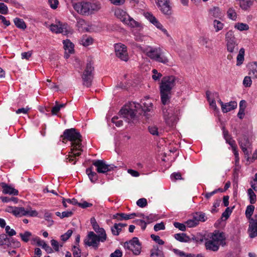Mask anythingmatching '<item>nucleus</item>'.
<instances>
[{"label":"nucleus","mask_w":257,"mask_h":257,"mask_svg":"<svg viewBox=\"0 0 257 257\" xmlns=\"http://www.w3.org/2000/svg\"><path fill=\"white\" fill-rule=\"evenodd\" d=\"M62 137L63 142L64 143L65 141L71 142V151L66 159L70 162H73V164H75L77 161L76 158L79 157L82 152V137L76 129L72 128L65 130Z\"/></svg>","instance_id":"nucleus-1"},{"label":"nucleus","mask_w":257,"mask_h":257,"mask_svg":"<svg viewBox=\"0 0 257 257\" xmlns=\"http://www.w3.org/2000/svg\"><path fill=\"white\" fill-rule=\"evenodd\" d=\"M143 105L136 102H130L120 110L122 118L128 123H135L137 121L139 115L150 111L153 108L152 103L148 100L143 102Z\"/></svg>","instance_id":"nucleus-2"},{"label":"nucleus","mask_w":257,"mask_h":257,"mask_svg":"<svg viewBox=\"0 0 257 257\" xmlns=\"http://www.w3.org/2000/svg\"><path fill=\"white\" fill-rule=\"evenodd\" d=\"M176 79L174 76H168L162 78L160 85V96L162 103L166 105L170 102L172 89L175 86Z\"/></svg>","instance_id":"nucleus-3"},{"label":"nucleus","mask_w":257,"mask_h":257,"mask_svg":"<svg viewBox=\"0 0 257 257\" xmlns=\"http://www.w3.org/2000/svg\"><path fill=\"white\" fill-rule=\"evenodd\" d=\"M73 9L80 15L88 16L98 11L101 9V4L98 2L81 1L73 2Z\"/></svg>","instance_id":"nucleus-4"},{"label":"nucleus","mask_w":257,"mask_h":257,"mask_svg":"<svg viewBox=\"0 0 257 257\" xmlns=\"http://www.w3.org/2000/svg\"><path fill=\"white\" fill-rule=\"evenodd\" d=\"M144 52L152 60L164 64H167L169 62V59L164 55L163 51L160 47L154 48L147 46L144 49Z\"/></svg>","instance_id":"nucleus-5"},{"label":"nucleus","mask_w":257,"mask_h":257,"mask_svg":"<svg viewBox=\"0 0 257 257\" xmlns=\"http://www.w3.org/2000/svg\"><path fill=\"white\" fill-rule=\"evenodd\" d=\"M96 234L93 231L88 232L84 240V244L88 246H91L95 249H97L100 244V242H104L107 240L106 233H97Z\"/></svg>","instance_id":"nucleus-6"},{"label":"nucleus","mask_w":257,"mask_h":257,"mask_svg":"<svg viewBox=\"0 0 257 257\" xmlns=\"http://www.w3.org/2000/svg\"><path fill=\"white\" fill-rule=\"evenodd\" d=\"M225 42L228 52L235 54L238 51V43L232 31H228L225 35Z\"/></svg>","instance_id":"nucleus-7"},{"label":"nucleus","mask_w":257,"mask_h":257,"mask_svg":"<svg viewBox=\"0 0 257 257\" xmlns=\"http://www.w3.org/2000/svg\"><path fill=\"white\" fill-rule=\"evenodd\" d=\"M50 31L56 34H62L64 35L72 34V30L66 23H63L59 21L56 20L55 22L49 26Z\"/></svg>","instance_id":"nucleus-8"},{"label":"nucleus","mask_w":257,"mask_h":257,"mask_svg":"<svg viewBox=\"0 0 257 257\" xmlns=\"http://www.w3.org/2000/svg\"><path fill=\"white\" fill-rule=\"evenodd\" d=\"M163 113L166 124L169 126H173L177 122L178 117L172 108L163 107Z\"/></svg>","instance_id":"nucleus-9"},{"label":"nucleus","mask_w":257,"mask_h":257,"mask_svg":"<svg viewBox=\"0 0 257 257\" xmlns=\"http://www.w3.org/2000/svg\"><path fill=\"white\" fill-rule=\"evenodd\" d=\"M125 248L131 250L135 255H139L142 250V246L138 237H133L131 240L124 243Z\"/></svg>","instance_id":"nucleus-10"},{"label":"nucleus","mask_w":257,"mask_h":257,"mask_svg":"<svg viewBox=\"0 0 257 257\" xmlns=\"http://www.w3.org/2000/svg\"><path fill=\"white\" fill-rule=\"evenodd\" d=\"M93 70V64L88 62L86 64V68L82 75L83 85L89 87L91 85L93 78L92 71Z\"/></svg>","instance_id":"nucleus-11"},{"label":"nucleus","mask_w":257,"mask_h":257,"mask_svg":"<svg viewBox=\"0 0 257 257\" xmlns=\"http://www.w3.org/2000/svg\"><path fill=\"white\" fill-rule=\"evenodd\" d=\"M239 145L244 153L245 158L250 155L252 150V143L245 136L240 138L238 141Z\"/></svg>","instance_id":"nucleus-12"},{"label":"nucleus","mask_w":257,"mask_h":257,"mask_svg":"<svg viewBox=\"0 0 257 257\" xmlns=\"http://www.w3.org/2000/svg\"><path fill=\"white\" fill-rule=\"evenodd\" d=\"M116 56L121 60L127 61L128 60V55L126 47L122 44H116L114 46Z\"/></svg>","instance_id":"nucleus-13"},{"label":"nucleus","mask_w":257,"mask_h":257,"mask_svg":"<svg viewBox=\"0 0 257 257\" xmlns=\"http://www.w3.org/2000/svg\"><path fill=\"white\" fill-rule=\"evenodd\" d=\"M155 3L161 12L165 15L172 14V8L170 0H155Z\"/></svg>","instance_id":"nucleus-14"},{"label":"nucleus","mask_w":257,"mask_h":257,"mask_svg":"<svg viewBox=\"0 0 257 257\" xmlns=\"http://www.w3.org/2000/svg\"><path fill=\"white\" fill-rule=\"evenodd\" d=\"M38 213L36 210H32L31 208H25L22 207H16L15 211V216L16 217H22L24 216H29L31 217H35Z\"/></svg>","instance_id":"nucleus-15"},{"label":"nucleus","mask_w":257,"mask_h":257,"mask_svg":"<svg viewBox=\"0 0 257 257\" xmlns=\"http://www.w3.org/2000/svg\"><path fill=\"white\" fill-rule=\"evenodd\" d=\"M92 164L96 168L97 172L99 173H105L113 170V167L105 164L101 160H97L93 161Z\"/></svg>","instance_id":"nucleus-16"},{"label":"nucleus","mask_w":257,"mask_h":257,"mask_svg":"<svg viewBox=\"0 0 257 257\" xmlns=\"http://www.w3.org/2000/svg\"><path fill=\"white\" fill-rule=\"evenodd\" d=\"M145 17L158 29L160 30L166 36L170 37L167 30L164 28L163 25L157 20V19L150 13L146 12L144 14Z\"/></svg>","instance_id":"nucleus-17"},{"label":"nucleus","mask_w":257,"mask_h":257,"mask_svg":"<svg viewBox=\"0 0 257 257\" xmlns=\"http://www.w3.org/2000/svg\"><path fill=\"white\" fill-rule=\"evenodd\" d=\"M210 238L212 239L218 244L219 245H221L223 246L225 244V236L223 232H220L218 230H215L210 236Z\"/></svg>","instance_id":"nucleus-18"},{"label":"nucleus","mask_w":257,"mask_h":257,"mask_svg":"<svg viewBox=\"0 0 257 257\" xmlns=\"http://www.w3.org/2000/svg\"><path fill=\"white\" fill-rule=\"evenodd\" d=\"M63 44L65 52V57L67 59L69 57L70 54L74 53V44L68 39L63 40Z\"/></svg>","instance_id":"nucleus-19"},{"label":"nucleus","mask_w":257,"mask_h":257,"mask_svg":"<svg viewBox=\"0 0 257 257\" xmlns=\"http://www.w3.org/2000/svg\"><path fill=\"white\" fill-rule=\"evenodd\" d=\"M14 241L13 239H10L5 234L0 235V248H6L11 246V243Z\"/></svg>","instance_id":"nucleus-20"},{"label":"nucleus","mask_w":257,"mask_h":257,"mask_svg":"<svg viewBox=\"0 0 257 257\" xmlns=\"http://www.w3.org/2000/svg\"><path fill=\"white\" fill-rule=\"evenodd\" d=\"M1 187L3 188V193L13 195H18L19 193V191L18 190L15 189L11 185H8V184L2 183L1 184Z\"/></svg>","instance_id":"nucleus-21"},{"label":"nucleus","mask_w":257,"mask_h":257,"mask_svg":"<svg viewBox=\"0 0 257 257\" xmlns=\"http://www.w3.org/2000/svg\"><path fill=\"white\" fill-rule=\"evenodd\" d=\"M205 245L207 249L213 251H217L220 246L211 238L206 239Z\"/></svg>","instance_id":"nucleus-22"},{"label":"nucleus","mask_w":257,"mask_h":257,"mask_svg":"<svg viewBox=\"0 0 257 257\" xmlns=\"http://www.w3.org/2000/svg\"><path fill=\"white\" fill-rule=\"evenodd\" d=\"M237 103L235 101H231L229 102L225 103L224 105L221 108L223 113H227L237 107Z\"/></svg>","instance_id":"nucleus-23"},{"label":"nucleus","mask_w":257,"mask_h":257,"mask_svg":"<svg viewBox=\"0 0 257 257\" xmlns=\"http://www.w3.org/2000/svg\"><path fill=\"white\" fill-rule=\"evenodd\" d=\"M248 232L250 238H254L257 236V222L249 221Z\"/></svg>","instance_id":"nucleus-24"},{"label":"nucleus","mask_w":257,"mask_h":257,"mask_svg":"<svg viewBox=\"0 0 257 257\" xmlns=\"http://www.w3.org/2000/svg\"><path fill=\"white\" fill-rule=\"evenodd\" d=\"M150 257H165V254L162 249L157 245H154L150 250Z\"/></svg>","instance_id":"nucleus-25"},{"label":"nucleus","mask_w":257,"mask_h":257,"mask_svg":"<svg viewBox=\"0 0 257 257\" xmlns=\"http://www.w3.org/2000/svg\"><path fill=\"white\" fill-rule=\"evenodd\" d=\"M34 241H36L38 245L42 246L47 253H50L53 252L52 248L44 240H41L39 237H36L34 239Z\"/></svg>","instance_id":"nucleus-26"},{"label":"nucleus","mask_w":257,"mask_h":257,"mask_svg":"<svg viewBox=\"0 0 257 257\" xmlns=\"http://www.w3.org/2000/svg\"><path fill=\"white\" fill-rule=\"evenodd\" d=\"M114 15L123 23L126 21L127 18H128L129 16L124 11L121 9H117L115 10Z\"/></svg>","instance_id":"nucleus-27"},{"label":"nucleus","mask_w":257,"mask_h":257,"mask_svg":"<svg viewBox=\"0 0 257 257\" xmlns=\"http://www.w3.org/2000/svg\"><path fill=\"white\" fill-rule=\"evenodd\" d=\"M90 223L92 226L93 230L96 233H106L105 230L104 228L100 227L98 224L97 223L96 219L94 217H92L90 219Z\"/></svg>","instance_id":"nucleus-28"},{"label":"nucleus","mask_w":257,"mask_h":257,"mask_svg":"<svg viewBox=\"0 0 257 257\" xmlns=\"http://www.w3.org/2000/svg\"><path fill=\"white\" fill-rule=\"evenodd\" d=\"M126 226V224L123 223H115L114 225L111 227V231L113 235L117 236L119 234L122 230V228Z\"/></svg>","instance_id":"nucleus-29"},{"label":"nucleus","mask_w":257,"mask_h":257,"mask_svg":"<svg viewBox=\"0 0 257 257\" xmlns=\"http://www.w3.org/2000/svg\"><path fill=\"white\" fill-rule=\"evenodd\" d=\"M239 7L244 11H247L252 6L254 0H238Z\"/></svg>","instance_id":"nucleus-30"},{"label":"nucleus","mask_w":257,"mask_h":257,"mask_svg":"<svg viewBox=\"0 0 257 257\" xmlns=\"http://www.w3.org/2000/svg\"><path fill=\"white\" fill-rule=\"evenodd\" d=\"M125 25L128 26L131 28H142V25L139 22L135 21L132 18H131L130 16L128 18H127L126 21L124 22Z\"/></svg>","instance_id":"nucleus-31"},{"label":"nucleus","mask_w":257,"mask_h":257,"mask_svg":"<svg viewBox=\"0 0 257 257\" xmlns=\"http://www.w3.org/2000/svg\"><path fill=\"white\" fill-rule=\"evenodd\" d=\"M86 173L91 182L95 183L96 181L98 179V175L96 173L93 171V168L92 167L87 168L86 170Z\"/></svg>","instance_id":"nucleus-32"},{"label":"nucleus","mask_w":257,"mask_h":257,"mask_svg":"<svg viewBox=\"0 0 257 257\" xmlns=\"http://www.w3.org/2000/svg\"><path fill=\"white\" fill-rule=\"evenodd\" d=\"M142 216H144L143 214L142 213H133L131 214H125L123 213H120V217L119 218L120 221L122 220H127L130 219L134 218L135 217H141Z\"/></svg>","instance_id":"nucleus-33"},{"label":"nucleus","mask_w":257,"mask_h":257,"mask_svg":"<svg viewBox=\"0 0 257 257\" xmlns=\"http://www.w3.org/2000/svg\"><path fill=\"white\" fill-rule=\"evenodd\" d=\"M210 15L215 18H220L223 16V13L218 7H214L209 11Z\"/></svg>","instance_id":"nucleus-34"},{"label":"nucleus","mask_w":257,"mask_h":257,"mask_svg":"<svg viewBox=\"0 0 257 257\" xmlns=\"http://www.w3.org/2000/svg\"><path fill=\"white\" fill-rule=\"evenodd\" d=\"M198 42L201 45L206 48L210 49L211 48V44L208 37L201 36L199 38Z\"/></svg>","instance_id":"nucleus-35"},{"label":"nucleus","mask_w":257,"mask_h":257,"mask_svg":"<svg viewBox=\"0 0 257 257\" xmlns=\"http://www.w3.org/2000/svg\"><path fill=\"white\" fill-rule=\"evenodd\" d=\"M174 237L176 240L183 242H187L190 240V237L185 233H176Z\"/></svg>","instance_id":"nucleus-36"},{"label":"nucleus","mask_w":257,"mask_h":257,"mask_svg":"<svg viewBox=\"0 0 257 257\" xmlns=\"http://www.w3.org/2000/svg\"><path fill=\"white\" fill-rule=\"evenodd\" d=\"M245 54V50L244 48H241L236 58V65L239 66L242 64L244 61V56Z\"/></svg>","instance_id":"nucleus-37"},{"label":"nucleus","mask_w":257,"mask_h":257,"mask_svg":"<svg viewBox=\"0 0 257 257\" xmlns=\"http://www.w3.org/2000/svg\"><path fill=\"white\" fill-rule=\"evenodd\" d=\"M14 22L16 27L19 29L25 30L27 27L25 22L22 19L17 18L14 19Z\"/></svg>","instance_id":"nucleus-38"},{"label":"nucleus","mask_w":257,"mask_h":257,"mask_svg":"<svg viewBox=\"0 0 257 257\" xmlns=\"http://www.w3.org/2000/svg\"><path fill=\"white\" fill-rule=\"evenodd\" d=\"M234 28L239 31H247L249 30V26L243 23H237L234 25Z\"/></svg>","instance_id":"nucleus-39"},{"label":"nucleus","mask_w":257,"mask_h":257,"mask_svg":"<svg viewBox=\"0 0 257 257\" xmlns=\"http://www.w3.org/2000/svg\"><path fill=\"white\" fill-rule=\"evenodd\" d=\"M93 43L92 38L88 36H83L81 40V43L84 46H88Z\"/></svg>","instance_id":"nucleus-40"},{"label":"nucleus","mask_w":257,"mask_h":257,"mask_svg":"<svg viewBox=\"0 0 257 257\" xmlns=\"http://www.w3.org/2000/svg\"><path fill=\"white\" fill-rule=\"evenodd\" d=\"M212 25L216 32H218L222 30L224 26V24L217 20H214L213 22Z\"/></svg>","instance_id":"nucleus-41"},{"label":"nucleus","mask_w":257,"mask_h":257,"mask_svg":"<svg viewBox=\"0 0 257 257\" xmlns=\"http://www.w3.org/2000/svg\"><path fill=\"white\" fill-rule=\"evenodd\" d=\"M65 104H59L58 102L56 101V105L52 108V114L53 115H56L61 108L65 107Z\"/></svg>","instance_id":"nucleus-42"},{"label":"nucleus","mask_w":257,"mask_h":257,"mask_svg":"<svg viewBox=\"0 0 257 257\" xmlns=\"http://www.w3.org/2000/svg\"><path fill=\"white\" fill-rule=\"evenodd\" d=\"M225 140L226 142L231 146L232 152L237 150V147L235 142L231 136L226 138Z\"/></svg>","instance_id":"nucleus-43"},{"label":"nucleus","mask_w":257,"mask_h":257,"mask_svg":"<svg viewBox=\"0 0 257 257\" xmlns=\"http://www.w3.org/2000/svg\"><path fill=\"white\" fill-rule=\"evenodd\" d=\"M32 236V233L28 231H26L24 233H20V236L21 237L22 240L25 242H27L29 241Z\"/></svg>","instance_id":"nucleus-44"},{"label":"nucleus","mask_w":257,"mask_h":257,"mask_svg":"<svg viewBox=\"0 0 257 257\" xmlns=\"http://www.w3.org/2000/svg\"><path fill=\"white\" fill-rule=\"evenodd\" d=\"M227 17L229 19L233 20L236 21L237 19V14L235 12V10L232 8H229L227 12Z\"/></svg>","instance_id":"nucleus-45"},{"label":"nucleus","mask_w":257,"mask_h":257,"mask_svg":"<svg viewBox=\"0 0 257 257\" xmlns=\"http://www.w3.org/2000/svg\"><path fill=\"white\" fill-rule=\"evenodd\" d=\"M194 217L197 220V222L199 223V221L204 222L206 221L207 218L206 217L205 214L203 212H198L196 213L194 215Z\"/></svg>","instance_id":"nucleus-46"},{"label":"nucleus","mask_w":257,"mask_h":257,"mask_svg":"<svg viewBox=\"0 0 257 257\" xmlns=\"http://www.w3.org/2000/svg\"><path fill=\"white\" fill-rule=\"evenodd\" d=\"M247 194L249 197V202L253 204L256 202V195L253 191L252 189H248L247 190Z\"/></svg>","instance_id":"nucleus-47"},{"label":"nucleus","mask_w":257,"mask_h":257,"mask_svg":"<svg viewBox=\"0 0 257 257\" xmlns=\"http://www.w3.org/2000/svg\"><path fill=\"white\" fill-rule=\"evenodd\" d=\"M207 100L209 103L210 107L215 111H218V108L216 106L215 101L214 99L211 98L209 96V92H206Z\"/></svg>","instance_id":"nucleus-48"},{"label":"nucleus","mask_w":257,"mask_h":257,"mask_svg":"<svg viewBox=\"0 0 257 257\" xmlns=\"http://www.w3.org/2000/svg\"><path fill=\"white\" fill-rule=\"evenodd\" d=\"M254 210V206L250 205L247 206L246 210H245V215L247 218L248 219H251V216L253 213V211Z\"/></svg>","instance_id":"nucleus-49"},{"label":"nucleus","mask_w":257,"mask_h":257,"mask_svg":"<svg viewBox=\"0 0 257 257\" xmlns=\"http://www.w3.org/2000/svg\"><path fill=\"white\" fill-rule=\"evenodd\" d=\"M149 132L151 134L155 136H159L161 134L158 131V127L155 125H150L148 127Z\"/></svg>","instance_id":"nucleus-50"},{"label":"nucleus","mask_w":257,"mask_h":257,"mask_svg":"<svg viewBox=\"0 0 257 257\" xmlns=\"http://www.w3.org/2000/svg\"><path fill=\"white\" fill-rule=\"evenodd\" d=\"M172 251L177 256L179 257H190L191 254H186L184 251H181L178 249L173 248L171 249Z\"/></svg>","instance_id":"nucleus-51"},{"label":"nucleus","mask_w":257,"mask_h":257,"mask_svg":"<svg viewBox=\"0 0 257 257\" xmlns=\"http://www.w3.org/2000/svg\"><path fill=\"white\" fill-rule=\"evenodd\" d=\"M186 226L188 227H194L198 224L197 220L193 216L192 219L188 220L185 222Z\"/></svg>","instance_id":"nucleus-52"},{"label":"nucleus","mask_w":257,"mask_h":257,"mask_svg":"<svg viewBox=\"0 0 257 257\" xmlns=\"http://www.w3.org/2000/svg\"><path fill=\"white\" fill-rule=\"evenodd\" d=\"M249 74L252 75L254 78H257V62L252 63Z\"/></svg>","instance_id":"nucleus-53"},{"label":"nucleus","mask_w":257,"mask_h":257,"mask_svg":"<svg viewBox=\"0 0 257 257\" xmlns=\"http://www.w3.org/2000/svg\"><path fill=\"white\" fill-rule=\"evenodd\" d=\"M141 217H143L144 219H146L148 223H150L152 222L153 221L156 220V216L154 214H150L148 216H145L144 214V216H142Z\"/></svg>","instance_id":"nucleus-54"},{"label":"nucleus","mask_w":257,"mask_h":257,"mask_svg":"<svg viewBox=\"0 0 257 257\" xmlns=\"http://www.w3.org/2000/svg\"><path fill=\"white\" fill-rule=\"evenodd\" d=\"M1 199L3 202H9L10 201H13L15 203H18V199L16 197L9 198L8 197H2Z\"/></svg>","instance_id":"nucleus-55"},{"label":"nucleus","mask_w":257,"mask_h":257,"mask_svg":"<svg viewBox=\"0 0 257 257\" xmlns=\"http://www.w3.org/2000/svg\"><path fill=\"white\" fill-rule=\"evenodd\" d=\"M151 238L156 241L158 244L160 245H163L164 244V241L161 239L159 236L156 235L155 234L151 235Z\"/></svg>","instance_id":"nucleus-56"},{"label":"nucleus","mask_w":257,"mask_h":257,"mask_svg":"<svg viewBox=\"0 0 257 257\" xmlns=\"http://www.w3.org/2000/svg\"><path fill=\"white\" fill-rule=\"evenodd\" d=\"M252 84V80L250 77L245 76L243 81V84L246 87H249Z\"/></svg>","instance_id":"nucleus-57"},{"label":"nucleus","mask_w":257,"mask_h":257,"mask_svg":"<svg viewBox=\"0 0 257 257\" xmlns=\"http://www.w3.org/2000/svg\"><path fill=\"white\" fill-rule=\"evenodd\" d=\"M0 13L3 15H7L8 13V7L3 3H0Z\"/></svg>","instance_id":"nucleus-58"},{"label":"nucleus","mask_w":257,"mask_h":257,"mask_svg":"<svg viewBox=\"0 0 257 257\" xmlns=\"http://www.w3.org/2000/svg\"><path fill=\"white\" fill-rule=\"evenodd\" d=\"M246 160L247 161L249 162V163H252L255 160H257V149L254 151L252 157H250V155H248L246 157Z\"/></svg>","instance_id":"nucleus-59"},{"label":"nucleus","mask_w":257,"mask_h":257,"mask_svg":"<svg viewBox=\"0 0 257 257\" xmlns=\"http://www.w3.org/2000/svg\"><path fill=\"white\" fill-rule=\"evenodd\" d=\"M72 232L71 229L68 230L65 233L61 236V239L63 241H66L71 236Z\"/></svg>","instance_id":"nucleus-60"},{"label":"nucleus","mask_w":257,"mask_h":257,"mask_svg":"<svg viewBox=\"0 0 257 257\" xmlns=\"http://www.w3.org/2000/svg\"><path fill=\"white\" fill-rule=\"evenodd\" d=\"M137 204L140 207L143 208L147 205V201L146 198H143L139 199L137 201Z\"/></svg>","instance_id":"nucleus-61"},{"label":"nucleus","mask_w":257,"mask_h":257,"mask_svg":"<svg viewBox=\"0 0 257 257\" xmlns=\"http://www.w3.org/2000/svg\"><path fill=\"white\" fill-rule=\"evenodd\" d=\"M48 4L51 9L55 10L59 5L58 0H48Z\"/></svg>","instance_id":"nucleus-62"},{"label":"nucleus","mask_w":257,"mask_h":257,"mask_svg":"<svg viewBox=\"0 0 257 257\" xmlns=\"http://www.w3.org/2000/svg\"><path fill=\"white\" fill-rule=\"evenodd\" d=\"M152 72L153 73L152 78L154 80H159L162 76V74L161 73H159L156 69H153L152 70Z\"/></svg>","instance_id":"nucleus-63"},{"label":"nucleus","mask_w":257,"mask_h":257,"mask_svg":"<svg viewBox=\"0 0 257 257\" xmlns=\"http://www.w3.org/2000/svg\"><path fill=\"white\" fill-rule=\"evenodd\" d=\"M173 224L176 228H178L179 230L181 231H184L186 230V225L183 223H181L178 222H175Z\"/></svg>","instance_id":"nucleus-64"}]
</instances>
